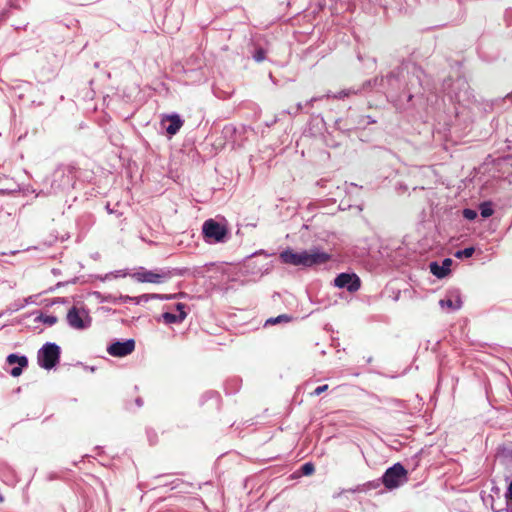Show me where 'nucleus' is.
<instances>
[{"label":"nucleus","mask_w":512,"mask_h":512,"mask_svg":"<svg viewBox=\"0 0 512 512\" xmlns=\"http://www.w3.org/2000/svg\"><path fill=\"white\" fill-rule=\"evenodd\" d=\"M135 349V341L127 339L125 341H115L107 348V352L114 357H124L131 354Z\"/></svg>","instance_id":"nucleus-12"},{"label":"nucleus","mask_w":512,"mask_h":512,"mask_svg":"<svg viewBox=\"0 0 512 512\" xmlns=\"http://www.w3.org/2000/svg\"><path fill=\"white\" fill-rule=\"evenodd\" d=\"M38 320L40 322H42L43 324L45 325H48V326H53L57 323L58 321V318L54 315H43L41 314L39 317H38Z\"/></svg>","instance_id":"nucleus-21"},{"label":"nucleus","mask_w":512,"mask_h":512,"mask_svg":"<svg viewBox=\"0 0 512 512\" xmlns=\"http://www.w3.org/2000/svg\"><path fill=\"white\" fill-rule=\"evenodd\" d=\"M7 363L9 365L17 364L21 367H27L28 366V358L24 355H17V354H9L6 359Z\"/></svg>","instance_id":"nucleus-18"},{"label":"nucleus","mask_w":512,"mask_h":512,"mask_svg":"<svg viewBox=\"0 0 512 512\" xmlns=\"http://www.w3.org/2000/svg\"><path fill=\"white\" fill-rule=\"evenodd\" d=\"M508 455L512 459V449L508 452Z\"/></svg>","instance_id":"nucleus-39"},{"label":"nucleus","mask_w":512,"mask_h":512,"mask_svg":"<svg viewBox=\"0 0 512 512\" xmlns=\"http://www.w3.org/2000/svg\"><path fill=\"white\" fill-rule=\"evenodd\" d=\"M107 210L109 213H112V208H109V206H107Z\"/></svg>","instance_id":"nucleus-41"},{"label":"nucleus","mask_w":512,"mask_h":512,"mask_svg":"<svg viewBox=\"0 0 512 512\" xmlns=\"http://www.w3.org/2000/svg\"><path fill=\"white\" fill-rule=\"evenodd\" d=\"M505 497L507 500V512H512V481L510 482L508 489L505 493Z\"/></svg>","instance_id":"nucleus-25"},{"label":"nucleus","mask_w":512,"mask_h":512,"mask_svg":"<svg viewBox=\"0 0 512 512\" xmlns=\"http://www.w3.org/2000/svg\"><path fill=\"white\" fill-rule=\"evenodd\" d=\"M265 55H266L265 50L263 48H258L255 50V52L253 54V59L256 62H261L265 59Z\"/></svg>","instance_id":"nucleus-30"},{"label":"nucleus","mask_w":512,"mask_h":512,"mask_svg":"<svg viewBox=\"0 0 512 512\" xmlns=\"http://www.w3.org/2000/svg\"><path fill=\"white\" fill-rule=\"evenodd\" d=\"M128 275V272L126 270H117L115 272H110L105 275V277L102 280L110 279L111 276L118 278V277H126Z\"/></svg>","instance_id":"nucleus-29"},{"label":"nucleus","mask_w":512,"mask_h":512,"mask_svg":"<svg viewBox=\"0 0 512 512\" xmlns=\"http://www.w3.org/2000/svg\"><path fill=\"white\" fill-rule=\"evenodd\" d=\"M334 285L346 289L350 293L358 291L361 287L360 278L355 273H340L334 279Z\"/></svg>","instance_id":"nucleus-10"},{"label":"nucleus","mask_w":512,"mask_h":512,"mask_svg":"<svg viewBox=\"0 0 512 512\" xmlns=\"http://www.w3.org/2000/svg\"><path fill=\"white\" fill-rule=\"evenodd\" d=\"M131 277L139 283L162 284L172 277V272L168 269L147 270L139 267Z\"/></svg>","instance_id":"nucleus-4"},{"label":"nucleus","mask_w":512,"mask_h":512,"mask_svg":"<svg viewBox=\"0 0 512 512\" xmlns=\"http://www.w3.org/2000/svg\"><path fill=\"white\" fill-rule=\"evenodd\" d=\"M61 349L53 342L45 343L38 351L37 360L40 367L50 370L60 360Z\"/></svg>","instance_id":"nucleus-6"},{"label":"nucleus","mask_w":512,"mask_h":512,"mask_svg":"<svg viewBox=\"0 0 512 512\" xmlns=\"http://www.w3.org/2000/svg\"><path fill=\"white\" fill-rule=\"evenodd\" d=\"M159 296H157L156 293H152V294H142L140 296H137V305H140L141 303H146L150 300H155L157 299Z\"/></svg>","instance_id":"nucleus-22"},{"label":"nucleus","mask_w":512,"mask_h":512,"mask_svg":"<svg viewBox=\"0 0 512 512\" xmlns=\"http://www.w3.org/2000/svg\"><path fill=\"white\" fill-rule=\"evenodd\" d=\"M479 211L483 218H489L494 213L492 203L489 201L482 202L479 205Z\"/></svg>","instance_id":"nucleus-19"},{"label":"nucleus","mask_w":512,"mask_h":512,"mask_svg":"<svg viewBox=\"0 0 512 512\" xmlns=\"http://www.w3.org/2000/svg\"><path fill=\"white\" fill-rule=\"evenodd\" d=\"M68 325L76 330L88 329L92 324V318L85 308L72 306L66 316Z\"/></svg>","instance_id":"nucleus-8"},{"label":"nucleus","mask_w":512,"mask_h":512,"mask_svg":"<svg viewBox=\"0 0 512 512\" xmlns=\"http://www.w3.org/2000/svg\"><path fill=\"white\" fill-rule=\"evenodd\" d=\"M300 471L303 475L308 476L314 473L315 466L312 462H306L301 466Z\"/></svg>","instance_id":"nucleus-23"},{"label":"nucleus","mask_w":512,"mask_h":512,"mask_svg":"<svg viewBox=\"0 0 512 512\" xmlns=\"http://www.w3.org/2000/svg\"><path fill=\"white\" fill-rule=\"evenodd\" d=\"M92 296L95 297L99 303L109 302L112 304H118V296L113 294H103L99 291H94L92 292Z\"/></svg>","instance_id":"nucleus-17"},{"label":"nucleus","mask_w":512,"mask_h":512,"mask_svg":"<svg viewBox=\"0 0 512 512\" xmlns=\"http://www.w3.org/2000/svg\"><path fill=\"white\" fill-rule=\"evenodd\" d=\"M321 98L318 97H312L308 102L307 105H312L315 101L320 100Z\"/></svg>","instance_id":"nucleus-34"},{"label":"nucleus","mask_w":512,"mask_h":512,"mask_svg":"<svg viewBox=\"0 0 512 512\" xmlns=\"http://www.w3.org/2000/svg\"><path fill=\"white\" fill-rule=\"evenodd\" d=\"M25 367H21L20 365L16 366V367H13L10 371V374L13 376V377H18L22 374V371Z\"/></svg>","instance_id":"nucleus-31"},{"label":"nucleus","mask_w":512,"mask_h":512,"mask_svg":"<svg viewBox=\"0 0 512 512\" xmlns=\"http://www.w3.org/2000/svg\"><path fill=\"white\" fill-rule=\"evenodd\" d=\"M187 317V313L164 312L158 320H163L165 324H180Z\"/></svg>","instance_id":"nucleus-16"},{"label":"nucleus","mask_w":512,"mask_h":512,"mask_svg":"<svg viewBox=\"0 0 512 512\" xmlns=\"http://www.w3.org/2000/svg\"><path fill=\"white\" fill-rule=\"evenodd\" d=\"M107 210L109 213H112V208H109V206H107Z\"/></svg>","instance_id":"nucleus-40"},{"label":"nucleus","mask_w":512,"mask_h":512,"mask_svg":"<svg viewBox=\"0 0 512 512\" xmlns=\"http://www.w3.org/2000/svg\"><path fill=\"white\" fill-rule=\"evenodd\" d=\"M462 214L465 219L470 220V221L476 219V217H477V211L470 209V208H465L463 210Z\"/></svg>","instance_id":"nucleus-28"},{"label":"nucleus","mask_w":512,"mask_h":512,"mask_svg":"<svg viewBox=\"0 0 512 512\" xmlns=\"http://www.w3.org/2000/svg\"><path fill=\"white\" fill-rule=\"evenodd\" d=\"M2 500H3V498L0 496V501H2Z\"/></svg>","instance_id":"nucleus-42"},{"label":"nucleus","mask_w":512,"mask_h":512,"mask_svg":"<svg viewBox=\"0 0 512 512\" xmlns=\"http://www.w3.org/2000/svg\"><path fill=\"white\" fill-rule=\"evenodd\" d=\"M446 86H448L450 88V90L448 91V95H449L450 99L459 104L466 105L473 98V94L470 90L469 84L462 77H458L451 84L445 83L444 84L445 89H446Z\"/></svg>","instance_id":"nucleus-5"},{"label":"nucleus","mask_w":512,"mask_h":512,"mask_svg":"<svg viewBox=\"0 0 512 512\" xmlns=\"http://www.w3.org/2000/svg\"><path fill=\"white\" fill-rule=\"evenodd\" d=\"M376 123V120L373 119L371 116H360L357 121H351L350 118L343 120L338 119L335 122V126L338 130L342 132H350L351 130L357 128V127H365L369 124Z\"/></svg>","instance_id":"nucleus-11"},{"label":"nucleus","mask_w":512,"mask_h":512,"mask_svg":"<svg viewBox=\"0 0 512 512\" xmlns=\"http://www.w3.org/2000/svg\"><path fill=\"white\" fill-rule=\"evenodd\" d=\"M74 181V168L72 166L61 165L57 167L51 180V188L54 191L63 190L70 187Z\"/></svg>","instance_id":"nucleus-9"},{"label":"nucleus","mask_w":512,"mask_h":512,"mask_svg":"<svg viewBox=\"0 0 512 512\" xmlns=\"http://www.w3.org/2000/svg\"><path fill=\"white\" fill-rule=\"evenodd\" d=\"M303 109V104L302 103H298L297 104V108H296V111L294 112L295 114L298 113L299 111H301Z\"/></svg>","instance_id":"nucleus-35"},{"label":"nucleus","mask_w":512,"mask_h":512,"mask_svg":"<svg viewBox=\"0 0 512 512\" xmlns=\"http://www.w3.org/2000/svg\"><path fill=\"white\" fill-rule=\"evenodd\" d=\"M408 480L407 470L401 463H395L391 467H389L381 477V481L385 488L388 490H393Z\"/></svg>","instance_id":"nucleus-3"},{"label":"nucleus","mask_w":512,"mask_h":512,"mask_svg":"<svg viewBox=\"0 0 512 512\" xmlns=\"http://www.w3.org/2000/svg\"><path fill=\"white\" fill-rule=\"evenodd\" d=\"M452 263H453V261L450 258H445L442 261L441 265H439L437 262H431L430 263V271L437 278H444L445 276H447L449 274L450 267H451Z\"/></svg>","instance_id":"nucleus-15"},{"label":"nucleus","mask_w":512,"mask_h":512,"mask_svg":"<svg viewBox=\"0 0 512 512\" xmlns=\"http://www.w3.org/2000/svg\"><path fill=\"white\" fill-rule=\"evenodd\" d=\"M291 319L290 316L286 315V314H282V315H279L275 318H270L266 321V325L267 324H276V323H279V322H282V321H285V322H288L289 320Z\"/></svg>","instance_id":"nucleus-26"},{"label":"nucleus","mask_w":512,"mask_h":512,"mask_svg":"<svg viewBox=\"0 0 512 512\" xmlns=\"http://www.w3.org/2000/svg\"><path fill=\"white\" fill-rule=\"evenodd\" d=\"M475 252L474 247H467L463 250H458L455 252L454 256L456 258L462 259V258H469L471 257Z\"/></svg>","instance_id":"nucleus-20"},{"label":"nucleus","mask_w":512,"mask_h":512,"mask_svg":"<svg viewBox=\"0 0 512 512\" xmlns=\"http://www.w3.org/2000/svg\"><path fill=\"white\" fill-rule=\"evenodd\" d=\"M279 258L284 264L313 267L325 264L330 260L331 255L318 248H312L300 252H295L288 248L279 254Z\"/></svg>","instance_id":"nucleus-2"},{"label":"nucleus","mask_w":512,"mask_h":512,"mask_svg":"<svg viewBox=\"0 0 512 512\" xmlns=\"http://www.w3.org/2000/svg\"><path fill=\"white\" fill-rule=\"evenodd\" d=\"M372 4H379L382 5L381 0H368Z\"/></svg>","instance_id":"nucleus-36"},{"label":"nucleus","mask_w":512,"mask_h":512,"mask_svg":"<svg viewBox=\"0 0 512 512\" xmlns=\"http://www.w3.org/2000/svg\"><path fill=\"white\" fill-rule=\"evenodd\" d=\"M202 233L208 243H223L227 240L228 229L226 225L208 219L202 225Z\"/></svg>","instance_id":"nucleus-7"},{"label":"nucleus","mask_w":512,"mask_h":512,"mask_svg":"<svg viewBox=\"0 0 512 512\" xmlns=\"http://www.w3.org/2000/svg\"><path fill=\"white\" fill-rule=\"evenodd\" d=\"M328 389V385L325 384V385H321V386H318L313 392H312V395L314 396H319L320 394H322L323 392H325L326 390Z\"/></svg>","instance_id":"nucleus-32"},{"label":"nucleus","mask_w":512,"mask_h":512,"mask_svg":"<svg viewBox=\"0 0 512 512\" xmlns=\"http://www.w3.org/2000/svg\"><path fill=\"white\" fill-rule=\"evenodd\" d=\"M120 303H133L137 305V296L122 295L118 296V304Z\"/></svg>","instance_id":"nucleus-24"},{"label":"nucleus","mask_w":512,"mask_h":512,"mask_svg":"<svg viewBox=\"0 0 512 512\" xmlns=\"http://www.w3.org/2000/svg\"><path fill=\"white\" fill-rule=\"evenodd\" d=\"M159 296L157 300H171L176 298H182L184 296V293H176V294H157Z\"/></svg>","instance_id":"nucleus-27"},{"label":"nucleus","mask_w":512,"mask_h":512,"mask_svg":"<svg viewBox=\"0 0 512 512\" xmlns=\"http://www.w3.org/2000/svg\"><path fill=\"white\" fill-rule=\"evenodd\" d=\"M185 309H186V305L185 304H183V303L175 304V310L178 313H187Z\"/></svg>","instance_id":"nucleus-33"},{"label":"nucleus","mask_w":512,"mask_h":512,"mask_svg":"<svg viewBox=\"0 0 512 512\" xmlns=\"http://www.w3.org/2000/svg\"><path fill=\"white\" fill-rule=\"evenodd\" d=\"M136 404H137L139 407H140V406H142V405H143V401H142V399H141V398H137V399H136Z\"/></svg>","instance_id":"nucleus-37"},{"label":"nucleus","mask_w":512,"mask_h":512,"mask_svg":"<svg viewBox=\"0 0 512 512\" xmlns=\"http://www.w3.org/2000/svg\"><path fill=\"white\" fill-rule=\"evenodd\" d=\"M161 124L169 135H175L183 126V120L178 114L166 115L162 118Z\"/></svg>","instance_id":"nucleus-14"},{"label":"nucleus","mask_w":512,"mask_h":512,"mask_svg":"<svg viewBox=\"0 0 512 512\" xmlns=\"http://www.w3.org/2000/svg\"><path fill=\"white\" fill-rule=\"evenodd\" d=\"M439 305L442 309L448 311H457L462 307V300L459 291L449 292L445 298L439 301Z\"/></svg>","instance_id":"nucleus-13"},{"label":"nucleus","mask_w":512,"mask_h":512,"mask_svg":"<svg viewBox=\"0 0 512 512\" xmlns=\"http://www.w3.org/2000/svg\"><path fill=\"white\" fill-rule=\"evenodd\" d=\"M506 98H508V99H511V100H512V92H511V93H509V94L506 96Z\"/></svg>","instance_id":"nucleus-38"},{"label":"nucleus","mask_w":512,"mask_h":512,"mask_svg":"<svg viewBox=\"0 0 512 512\" xmlns=\"http://www.w3.org/2000/svg\"><path fill=\"white\" fill-rule=\"evenodd\" d=\"M423 70L415 63H402L399 67L389 72L386 76L375 77L365 81L360 87L347 88L327 97L343 99L363 91L375 89L385 94L387 100L397 109L406 110L411 107H424L426 100L422 92Z\"/></svg>","instance_id":"nucleus-1"}]
</instances>
